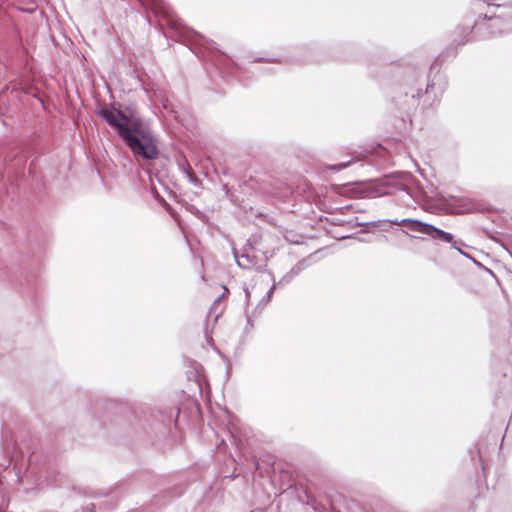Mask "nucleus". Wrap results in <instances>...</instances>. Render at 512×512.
I'll use <instances>...</instances> for the list:
<instances>
[{
  "label": "nucleus",
  "mask_w": 512,
  "mask_h": 512,
  "mask_svg": "<svg viewBox=\"0 0 512 512\" xmlns=\"http://www.w3.org/2000/svg\"><path fill=\"white\" fill-rule=\"evenodd\" d=\"M390 223L395 225H407L409 230L413 232H418L424 235H427L429 223L417 220V219H411V218H405V219H390V220H377V221H371L363 223L362 225L365 227H380V224L383 223Z\"/></svg>",
  "instance_id": "20e7f679"
},
{
  "label": "nucleus",
  "mask_w": 512,
  "mask_h": 512,
  "mask_svg": "<svg viewBox=\"0 0 512 512\" xmlns=\"http://www.w3.org/2000/svg\"><path fill=\"white\" fill-rule=\"evenodd\" d=\"M483 28L489 31L487 33H482V37L512 32V9L504 8L499 14L489 18L485 14L483 16V20H478L474 23L472 30L475 31V33H478Z\"/></svg>",
  "instance_id": "f03ea898"
},
{
  "label": "nucleus",
  "mask_w": 512,
  "mask_h": 512,
  "mask_svg": "<svg viewBox=\"0 0 512 512\" xmlns=\"http://www.w3.org/2000/svg\"><path fill=\"white\" fill-rule=\"evenodd\" d=\"M449 214H465L475 210V203L468 197L447 195L442 199Z\"/></svg>",
  "instance_id": "7ed1b4c3"
},
{
  "label": "nucleus",
  "mask_w": 512,
  "mask_h": 512,
  "mask_svg": "<svg viewBox=\"0 0 512 512\" xmlns=\"http://www.w3.org/2000/svg\"><path fill=\"white\" fill-rule=\"evenodd\" d=\"M311 264L309 258H304L297 262L289 272L284 274L278 282V285L284 286L290 283L296 276H298L304 269H306Z\"/></svg>",
  "instance_id": "39448f33"
},
{
  "label": "nucleus",
  "mask_w": 512,
  "mask_h": 512,
  "mask_svg": "<svg viewBox=\"0 0 512 512\" xmlns=\"http://www.w3.org/2000/svg\"><path fill=\"white\" fill-rule=\"evenodd\" d=\"M450 244H451V248L457 250L459 253H460V251H463L460 246H465V243L462 240H455V239H454V242H452Z\"/></svg>",
  "instance_id": "1a4fd4ad"
},
{
  "label": "nucleus",
  "mask_w": 512,
  "mask_h": 512,
  "mask_svg": "<svg viewBox=\"0 0 512 512\" xmlns=\"http://www.w3.org/2000/svg\"><path fill=\"white\" fill-rule=\"evenodd\" d=\"M427 236L434 241H441L445 243L454 242V236L450 232L444 231L432 224H429Z\"/></svg>",
  "instance_id": "0eeeda50"
},
{
  "label": "nucleus",
  "mask_w": 512,
  "mask_h": 512,
  "mask_svg": "<svg viewBox=\"0 0 512 512\" xmlns=\"http://www.w3.org/2000/svg\"><path fill=\"white\" fill-rule=\"evenodd\" d=\"M242 258L246 259V262L247 263H244L242 262L241 260L238 259V257L235 255V259H236V263L237 265L240 267V268H243V269H248L250 267V263L251 261L249 260L248 256L247 255H242Z\"/></svg>",
  "instance_id": "6e6552de"
},
{
  "label": "nucleus",
  "mask_w": 512,
  "mask_h": 512,
  "mask_svg": "<svg viewBox=\"0 0 512 512\" xmlns=\"http://www.w3.org/2000/svg\"><path fill=\"white\" fill-rule=\"evenodd\" d=\"M97 114L117 131L134 156L146 160L158 157L159 151L153 135L149 129L143 127L140 118H130L114 105L101 107Z\"/></svg>",
  "instance_id": "f257e3e1"
},
{
  "label": "nucleus",
  "mask_w": 512,
  "mask_h": 512,
  "mask_svg": "<svg viewBox=\"0 0 512 512\" xmlns=\"http://www.w3.org/2000/svg\"><path fill=\"white\" fill-rule=\"evenodd\" d=\"M156 16H163L167 24L174 25V11L164 0H151Z\"/></svg>",
  "instance_id": "423d86ee"
},
{
  "label": "nucleus",
  "mask_w": 512,
  "mask_h": 512,
  "mask_svg": "<svg viewBox=\"0 0 512 512\" xmlns=\"http://www.w3.org/2000/svg\"><path fill=\"white\" fill-rule=\"evenodd\" d=\"M348 164L349 163H340V164L334 165L332 167V169L337 170V171L342 170V169L346 168L348 166Z\"/></svg>",
  "instance_id": "f8f14e48"
},
{
  "label": "nucleus",
  "mask_w": 512,
  "mask_h": 512,
  "mask_svg": "<svg viewBox=\"0 0 512 512\" xmlns=\"http://www.w3.org/2000/svg\"><path fill=\"white\" fill-rule=\"evenodd\" d=\"M185 173L187 174V177L191 183H194V184L197 183L198 179L192 172L185 170Z\"/></svg>",
  "instance_id": "9b49d317"
},
{
  "label": "nucleus",
  "mask_w": 512,
  "mask_h": 512,
  "mask_svg": "<svg viewBox=\"0 0 512 512\" xmlns=\"http://www.w3.org/2000/svg\"><path fill=\"white\" fill-rule=\"evenodd\" d=\"M401 190H402V191H404V192H406V193H408V189H407V187H405V186L401 187Z\"/></svg>",
  "instance_id": "2eb2a0df"
},
{
  "label": "nucleus",
  "mask_w": 512,
  "mask_h": 512,
  "mask_svg": "<svg viewBox=\"0 0 512 512\" xmlns=\"http://www.w3.org/2000/svg\"><path fill=\"white\" fill-rule=\"evenodd\" d=\"M460 254H462L463 256H465V257H467L469 259H472L475 262V259L473 257H471L469 254H467L466 252L460 251Z\"/></svg>",
  "instance_id": "ddd939ff"
},
{
  "label": "nucleus",
  "mask_w": 512,
  "mask_h": 512,
  "mask_svg": "<svg viewBox=\"0 0 512 512\" xmlns=\"http://www.w3.org/2000/svg\"><path fill=\"white\" fill-rule=\"evenodd\" d=\"M434 88V84H428L426 88V93H428L429 90H432Z\"/></svg>",
  "instance_id": "4468645a"
},
{
  "label": "nucleus",
  "mask_w": 512,
  "mask_h": 512,
  "mask_svg": "<svg viewBox=\"0 0 512 512\" xmlns=\"http://www.w3.org/2000/svg\"><path fill=\"white\" fill-rule=\"evenodd\" d=\"M275 286H276V284H273V285L269 288V290H267L266 295H265V296L263 297V299H262V302L267 303V302L270 300V298H271V296H272V294H273V291H274V289H275Z\"/></svg>",
  "instance_id": "9d476101"
}]
</instances>
